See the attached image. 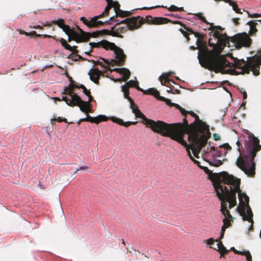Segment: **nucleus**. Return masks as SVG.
<instances>
[{"instance_id": "7", "label": "nucleus", "mask_w": 261, "mask_h": 261, "mask_svg": "<svg viewBox=\"0 0 261 261\" xmlns=\"http://www.w3.org/2000/svg\"><path fill=\"white\" fill-rule=\"evenodd\" d=\"M252 39L245 32L238 33L229 37V42H231L233 45L238 49L243 47H249L252 44Z\"/></svg>"}, {"instance_id": "40", "label": "nucleus", "mask_w": 261, "mask_h": 261, "mask_svg": "<svg viewBox=\"0 0 261 261\" xmlns=\"http://www.w3.org/2000/svg\"><path fill=\"white\" fill-rule=\"evenodd\" d=\"M211 165L215 167H219L222 165L223 162L220 160L213 159L211 162H210Z\"/></svg>"}, {"instance_id": "51", "label": "nucleus", "mask_w": 261, "mask_h": 261, "mask_svg": "<svg viewBox=\"0 0 261 261\" xmlns=\"http://www.w3.org/2000/svg\"><path fill=\"white\" fill-rule=\"evenodd\" d=\"M247 13L248 14L249 17L256 18V17H261V14H258L257 13H254V14H250L248 12H247Z\"/></svg>"}, {"instance_id": "47", "label": "nucleus", "mask_w": 261, "mask_h": 261, "mask_svg": "<svg viewBox=\"0 0 261 261\" xmlns=\"http://www.w3.org/2000/svg\"><path fill=\"white\" fill-rule=\"evenodd\" d=\"M179 31L183 34V35L186 38L187 41H189L190 38L189 37V32L187 31V30L185 31L182 29H179Z\"/></svg>"}, {"instance_id": "60", "label": "nucleus", "mask_w": 261, "mask_h": 261, "mask_svg": "<svg viewBox=\"0 0 261 261\" xmlns=\"http://www.w3.org/2000/svg\"><path fill=\"white\" fill-rule=\"evenodd\" d=\"M17 31L19 32V34H24V35H26V36H28V35H29V33L25 32L24 31H23V30H18Z\"/></svg>"}, {"instance_id": "6", "label": "nucleus", "mask_w": 261, "mask_h": 261, "mask_svg": "<svg viewBox=\"0 0 261 261\" xmlns=\"http://www.w3.org/2000/svg\"><path fill=\"white\" fill-rule=\"evenodd\" d=\"M145 21L146 22L145 19L144 20L143 18H141L140 16L126 18L120 21L116 22V25L124 24V25L116 29L115 28V27H114V32L117 34V35L119 36H116V37L122 38L123 36L121 34V33H124L128 30L132 31L138 29Z\"/></svg>"}, {"instance_id": "26", "label": "nucleus", "mask_w": 261, "mask_h": 261, "mask_svg": "<svg viewBox=\"0 0 261 261\" xmlns=\"http://www.w3.org/2000/svg\"><path fill=\"white\" fill-rule=\"evenodd\" d=\"M60 42L62 44V46L66 49L72 51L74 54H77L78 51L76 49V46H71L70 45L67 43V41L63 38L60 39Z\"/></svg>"}, {"instance_id": "44", "label": "nucleus", "mask_w": 261, "mask_h": 261, "mask_svg": "<svg viewBox=\"0 0 261 261\" xmlns=\"http://www.w3.org/2000/svg\"><path fill=\"white\" fill-rule=\"evenodd\" d=\"M196 16H197L198 17V18L201 20L202 22L206 23V24H208L210 25V24H211L210 23H209L208 22H207V21L206 20V19H205V18L202 15V14L201 13H197L196 15Z\"/></svg>"}, {"instance_id": "15", "label": "nucleus", "mask_w": 261, "mask_h": 261, "mask_svg": "<svg viewBox=\"0 0 261 261\" xmlns=\"http://www.w3.org/2000/svg\"><path fill=\"white\" fill-rule=\"evenodd\" d=\"M80 20L87 27L90 28L97 27L99 25H103L104 22L98 20L96 16L90 18V20H88L85 17H82Z\"/></svg>"}, {"instance_id": "5", "label": "nucleus", "mask_w": 261, "mask_h": 261, "mask_svg": "<svg viewBox=\"0 0 261 261\" xmlns=\"http://www.w3.org/2000/svg\"><path fill=\"white\" fill-rule=\"evenodd\" d=\"M130 107L136 117L141 118L142 119V122L145 124L146 127H150L155 133L166 137V135H168L166 131V127L168 126L166 125V123L160 120L155 121L146 118L135 103H134L133 106L132 105Z\"/></svg>"}, {"instance_id": "42", "label": "nucleus", "mask_w": 261, "mask_h": 261, "mask_svg": "<svg viewBox=\"0 0 261 261\" xmlns=\"http://www.w3.org/2000/svg\"><path fill=\"white\" fill-rule=\"evenodd\" d=\"M111 5H112V7L114 8V10L115 11V12H116L117 11V10L120 9V5L119 3L118 2H116V1L114 2L112 0V3L111 4Z\"/></svg>"}, {"instance_id": "2", "label": "nucleus", "mask_w": 261, "mask_h": 261, "mask_svg": "<svg viewBox=\"0 0 261 261\" xmlns=\"http://www.w3.org/2000/svg\"><path fill=\"white\" fill-rule=\"evenodd\" d=\"M247 59V62L243 60L234 61V67L241 70L239 72L234 69L225 70L226 67H231V63L224 56L220 55L219 53H216L214 50L208 54L203 55L201 57H199V63L202 67L209 70L214 71L216 73L221 72L222 74L239 75L249 73L252 70L254 75H259L261 55L259 57L255 56Z\"/></svg>"}, {"instance_id": "31", "label": "nucleus", "mask_w": 261, "mask_h": 261, "mask_svg": "<svg viewBox=\"0 0 261 261\" xmlns=\"http://www.w3.org/2000/svg\"><path fill=\"white\" fill-rule=\"evenodd\" d=\"M218 251L220 253L221 257L224 256V254L228 253V250L226 249L224 246L222 242H219L217 244Z\"/></svg>"}, {"instance_id": "59", "label": "nucleus", "mask_w": 261, "mask_h": 261, "mask_svg": "<svg viewBox=\"0 0 261 261\" xmlns=\"http://www.w3.org/2000/svg\"><path fill=\"white\" fill-rule=\"evenodd\" d=\"M29 35H33L38 37H40L41 36H42V35H43L37 34L36 32H35V31L31 32L29 33Z\"/></svg>"}, {"instance_id": "52", "label": "nucleus", "mask_w": 261, "mask_h": 261, "mask_svg": "<svg viewBox=\"0 0 261 261\" xmlns=\"http://www.w3.org/2000/svg\"><path fill=\"white\" fill-rule=\"evenodd\" d=\"M205 242L208 244V245H213L214 244V240L213 238H210L207 240H205Z\"/></svg>"}, {"instance_id": "58", "label": "nucleus", "mask_w": 261, "mask_h": 261, "mask_svg": "<svg viewBox=\"0 0 261 261\" xmlns=\"http://www.w3.org/2000/svg\"><path fill=\"white\" fill-rule=\"evenodd\" d=\"M87 121H89V122H90L91 123H93V122L94 121V117H92L91 116H89V115H87Z\"/></svg>"}, {"instance_id": "19", "label": "nucleus", "mask_w": 261, "mask_h": 261, "mask_svg": "<svg viewBox=\"0 0 261 261\" xmlns=\"http://www.w3.org/2000/svg\"><path fill=\"white\" fill-rule=\"evenodd\" d=\"M217 196L221 201L220 211L225 216V218H231L232 216L230 214L229 210L227 209V204L223 201V196L219 194V191H217Z\"/></svg>"}, {"instance_id": "33", "label": "nucleus", "mask_w": 261, "mask_h": 261, "mask_svg": "<svg viewBox=\"0 0 261 261\" xmlns=\"http://www.w3.org/2000/svg\"><path fill=\"white\" fill-rule=\"evenodd\" d=\"M67 35H71L73 33H76L73 29H71L68 25L65 24L62 29Z\"/></svg>"}, {"instance_id": "14", "label": "nucleus", "mask_w": 261, "mask_h": 261, "mask_svg": "<svg viewBox=\"0 0 261 261\" xmlns=\"http://www.w3.org/2000/svg\"><path fill=\"white\" fill-rule=\"evenodd\" d=\"M89 45L91 46V48L90 49L89 52L92 51V48L93 47H98L99 46H101L107 50H114L115 48L117 47L115 43L110 42L107 40H103L100 42H98L97 43L95 42H90Z\"/></svg>"}, {"instance_id": "9", "label": "nucleus", "mask_w": 261, "mask_h": 261, "mask_svg": "<svg viewBox=\"0 0 261 261\" xmlns=\"http://www.w3.org/2000/svg\"><path fill=\"white\" fill-rule=\"evenodd\" d=\"M208 30H212L214 33V36L217 39V43L220 45L224 46H229V37H228L225 34H222L219 30H222L220 26H214L213 23L210 24Z\"/></svg>"}, {"instance_id": "34", "label": "nucleus", "mask_w": 261, "mask_h": 261, "mask_svg": "<svg viewBox=\"0 0 261 261\" xmlns=\"http://www.w3.org/2000/svg\"><path fill=\"white\" fill-rule=\"evenodd\" d=\"M108 120L107 117L105 115H99L97 117H94V122L96 124H98L101 121H106Z\"/></svg>"}, {"instance_id": "16", "label": "nucleus", "mask_w": 261, "mask_h": 261, "mask_svg": "<svg viewBox=\"0 0 261 261\" xmlns=\"http://www.w3.org/2000/svg\"><path fill=\"white\" fill-rule=\"evenodd\" d=\"M245 207H246L245 206H241V207H238L237 208V209L239 213H240V215L243 217V220L244 221H248L249 222L253 223V213L252 212L250 207L249 206V205L246 206V207L247 208V213L248 215V217H247L245 215Z\"/></svg>"}, {"instance_id": "43", "label": "nucleus", "mask_w": 261, "mask_h": 261, "mask_svg": "<svg viewBox=\"0 0 261 261\" xmlns=\"http://www.w3.org/2000/svg\"><path fill=\"white\" fill-rule=\"evenodd\" d=\"M76 88L82 89L83 90V93L86 95H89L91 93L90 90H87V89L86 88V87L82 84L80 85L79 86H76Z\"/></svg>"}, {"instance_id": "12", "label": "nucleus", "mask_w": 261, "mask_h": 261, "mask_svg": "<svg viewBox=\"0 0 261 261\" xmlns=\"http://www.w3.org/2000/svg\"><path fill=\"white\" fill-rule=\"evenodd\" d=\"M87 96L89 97L88 101H85L83 100L79 95H75L74 99V102L72 103V107L77 106L80 107L81 111L86 114L88 113V110H90V103L93 100V97L91 96V93Z\"/></svg>"}, {"instance_id": "54", "label": "nucleus", "mask_w": 261, "mask_h": 261, "mask_svg": "<svg viewBox=\"0 0 261 261\" xmlns=\"http://www.w3.org/2000/svg\"><path fill=\"white\" fill-rule=\"evenodd\" d=\"M246 255V259L248 261H252V256L249 251L245 253Z\"/></svg>"}, {"instance_id": "23", "label": "nucleus", "mask_w": 261, "mask_h": 261, "mask_svg": "<svg viewBox=\"0 0 261 261\" xmlns=\"http://www.w3.org/2000/svg\"><path fill=\"white\" fill-rule=\"evenodd\" d=\"M237 193H238V198L241 206L249 205V197L245 193H242L240 189Z\"/></svg>"}, {"instance_id": "50", "label": "nucleus", "mask_w": 261, "mask_h": 261, "mask_svg": "<svg viewBox=\"0 0 261 261\" xmlns=\"http://www.w3.org/2000/svg\"><path fill=\"white\" fill-rule=\"evenodd\" d=\"M94 65H99L100 66H101L102 67H105V68L106 69V70H108L109 69L108 67L107 66H105L103 65V64L102 63V62H100L99 61H96L94 62Z\"/></svg>"}, {"instance_id": "10", "label": "nucleus", "mask_w": 261, "mask_h": 261, "mask_svg": "<svg viewBox=\"0 0 261 261\" xmlns=\"http://www.w3.org/2000/svg\"><path fill=\"white\" fill-rule=\"evenodd\" d=\"M76 86H79L70 82L68 86L65 87L63 92V94H67L69 96L68 98L67 96H63L62 100L65 101L67 105L72 107V104L74 102V96L77 95L76 93H74L73 89L74 88H76Z\"/></svg>"}, {"instance_id": "27", "label": "nucleus", "mask_w": 261, "mask_h": 261, "mask_svg": "<svg viewBox=\"0 0 261 261\" xmlns=\"http://www.w3.org/2000/svg\"><path fill=\"white\" fill-rule=\"evenodd\" d=\"M111 120L113 122L116 123L120 125L124 126L125 127H128L131 125H135L137 123V122L136 121L124 122V121L122 119L116 117H112Z\"/></svg>"}, {"instance_id": "62", "label": "nucleus", "mask_w": 261, "mask_h": 261, "mask_svg": "<svg viewBox=\"0 0 261 261\" xmlns=\"http://www.w3.org/2000/svg\"><path fill=\"white\" fill-rule=\"evenodd\" d=\"M52 24H53L52 23V21L50 22H48L47 21L45 22L44 24H43V27H46V26H47V27H51L52 26Z\"/></svg>"}, {"instance_id": "11", "label": "nucleus", "mask_w": 261, "mask_h": 261, "mask_svg": "<svg viewBox=\"0 0 261 261\" xmlns=\"http://www.w3.org/2000/svg\"><path fill=\"white\" fill-rule=\"evenodd\" d=\"M220 150L216 149L214 146L211 147L210 148L207 147L206 149H204L203 152L204 153L207 154L212 151V155L213 157H221L223 155H226L228 150H231V147L228 143H224L219 146Z\"/></svg>"}, {"instance_id": "21", "label": "nucleus", "mask_w": 261, "mask_h": 261, "mask_svg": "<svg viewBox=\"0 0 261 261\" xmlns=\"http://www.w3.org/2000/svg\"><path fill=\"white\" fill-rule=\"evenodd\" d=\"M132 14V13L129 11H124L121 9L117 10L116 12H115V15L110 17L109 20L106 21L104 22L107 24H110V21H113L114 22H118L119 20L116 19V18L117 17H125L126 16H130Z\"/></svg>"}, {"instance_id": "8", "label": "nucleus", "mask_w": 261, "mask_h": 261, "mask_svg": "<svg viewBox=\"0 0 261 261\" xmlns=\"http://www.w3.org/2000/svg\"><path fill=\"white\" fill-rule=\"evenodd\" d=\"M145 21L147 23L153 24H161L167 23L168 22H172L173 24H178L183 27L184 29L187 31H191L189 30L188 27L180 21H171L169 19L162 17H152L151 16H147L145 18Z\"/></svg>"}, {"instance_id": "64", "label": "nucleus", "mask_w": 261, "mask_h": 261, "mask_svg": "<svg viewBox=\"0 0 261 261\" xmlns=\"http://www.w3.org/2000/svg\"><path fill=\"white\" fill-rule=\"evenodd\" d=\"M79 169H80V170H85L88 169V167H87V166H81V167H79Z\"/></svg>"}, {"instance_id": "17", "label": "nucleus", "mask_w": 261, "mask_h": 261, "mask_svg": "<svg viewBox=\"0 0 261 261\" xmlns=\"http://www.w3.org/2000/svg\"><path fill=\"white\" fill-rule=\"evenodd\" d=\"M113 71H116L117 73H119L123 75L122 78L116 79L114 80L115 82H126L128 79L129 78L130 75V71L125 68H115L113 69Z\"/></svg>"}, {"instance_id": "63", "label": "nucleus", "mask_w": 261, "mask_h": 261, "mask_svg": "<svg viewBox=\"0 0 261 261\" xmlns=\"http://www.w3.org/2000/svg\"><path fill=\"white\" fill-rule=\"evenodd\" d=\"M136 88L138 90H139V91H141V92H143L144 93V91H145V90H144L142 89V88H141L139 86L138 84H137V85H136Z\"/></svg>"}, {"instance_id": "28", "label": "nucleus", "mask_w": 261, "mask_h": 261, "mask_svg": "<svg viewBox=\"0 0 261 261\" xmlns=\"http://www.w3.org/2000/svg\"><path fill=\"white\" fill-rule=\"evenodd\" d=\"M106 1L107 2V6L105 8L104 11L100 15L96 16L98 20L99 19L107 17L109 15V11L112 8V5H111V4L112 3V0H107Z\"/></svg>"}, {"instance_id": "3", "label": "nucleus", "mask_w": 261, "mask_h": 261, "mask_svg": "<svg viewBox=\"0 0 261 261\" xmlns=\"http://www.w3.org/2000/svg\"><path fill=\"white\" fill-rule=\"evenodd\" d=\"M220 178L224 184L231 186L230 191L219 180L213 181V185L216 192V195L217 196V191H219V194L224 197L223 201L226 203L229 202L228 208L231 209L237 204L236 193L238 190H240V179L225 171L220 173Z\"/></svg>"}, {"instance_id": "45", "label": "nucleus", "mask_w": 261, "mask_h": 261, "mask_svg": "<svg viewBox=\"0 0 261 261\" xmlns=\"http://www.w3.org/2000/svg\"><path fill=\"white\" fill-rule=\"evenodd\" d=\"M188 29H189V30H190L191 31H188V32H189V35L190 34H194V36L196 38H197V39L203 36V35L200 34V33H199L198 32H194L191 28H189V27H188Z\"/></svg>"}, {"instance_id": "38", "label": "nucleus", "mask_w": 261, "mask_h": 261, "mask_svg": "<svg viewBox=\"0 0 261 261\" xmlns=\"http://www.w3.org/2000/svg\"><path fill=\"white\" fill-rule=\"evenodd\" d=\"M230 6H232L233 10L237 13L242 14V12L241 11V9L238 8V5L234 2L231 1L229 4Z\"/></svg>"}, {"instance_id": "57", "label": "nucleus", "mask_w": 261, "mask_h": 261, "mask_svg": "<svg viewBox=\"0 0 261 261\" xmlns=\"http://www.w3.org/2000/svg\"><path fill=\"white\" fill-rule=\"evenodd\" d=\"M203 39V36H202L199 38H198L197 39L196 44H197L198 46H199V45H200L202 43Z\"/></svg>"}, {"instance_id": "30", "label": "nucleus", "mask_w": 261, "mask_h": 261, "mask_svg": "<svg viewBox=\"0 0 261 261\" xmlns=\"http://www.w3.org/2000/svg\"><path fill=\"white\" fill-rule=\"evenodd\" d=\"M247 24L249 25L250 27V30L249 32V35L251 36L254 35L257 31V30L256 28L257 23L255 21L251 20L248 21L247 23Z\"/></svg>"}, {"instance_id": "49", "label": "nucleus", "mask_w": 261, "mask_h": 261, "mask_svg": "<svg viewBox=\"0 0 261 261\" xmlns=\"http://www.w3.org/2000/svg\"><path fill=\"white\" fill-rule=\"evenodd\" d=\"M223 222L224 225L227 226V227H228L229 226H230V221L227 218H225L223 220Z\"/></svg>"}, {"instance_id": "22", "label": "nucleus", "mask_w": 261, "mask_h": 261, "mask_svg": "<svg viewBox=\"0 0 261 261\" xmlns=\"http://www.w3.org/2000/svg\"><path fill=\"white\" fill-rule=\"evenodd\" d=\"M114 51L116 55V59L119 61V63H120V64L123 65L126 59V56L124 54L123 50L120 47L117 46Z\"/></svg>"}, {"instance_id": "24", "label": "nucleus", "mask_w": 261, "mask_h": 261, "mask_svg": "<svg viewBox=\"0 0 261 261\" xmlns=\"http://www.w3.org/2000/svg\"><path fill=\"white\" fill-rule=\"evenodd\" d=\"M93 36L94 37H97L99 35H110L112 36H118L117 34L114 33V28L112 27L110 30L103 29L102 30L97 31L95 32L92 33Z\"/></svg>"}, {"instance_id": "48", "label": "nucleus", "mask_w": 261, "mask_h": 261, "mask_svg": "<svg viewBox=\"0 0 261 261\" xmlns=\"http://www.w3.org/2000/svg\"><path fill=\"white\" fill-rule=\"evenodd\" d=\"M227 226L226 225H224V224L223 225V226H222L221 227V235H220V239H221L223 238L224 237V232L225 231V230L227 228Z\"/></svg>"}, {"instance_id": "25", "label": "nucleus", "mask_w": 261, "mask_h": 261, "mask_svg": "<svg viewBox=\"0 0 261 261\" xmlns=\"http://www.w3.org/2000/svg\"><path fill=\"white\" fill-rule=\"evenodd\" d=\"M172 74V72L170 71L168 72L163 73L160 77L159 80L162 85L167 86V84L170 82L174 83L172 80L169 79L168 77L170 76Z\"/></svg>"}, {"instance_id": "56", "label": "nucleus", "mask_w": 261, "mask_h": 261, "mask_svg": "<svg viewBox=\"0 0 261 261\" xmlns=\"http://www.w3.org/2000/svg\"><path fill=\"white\" fill-rule=\"evenodd\" d=\"M168 10L170 11H177V7L174 5H171L169 8Z\"/></svg>"}, {"instance_id": "20", "label": "nucleus", "mask_w": 261, "mask_h": 261, "mask_svg": "<svg viewBox=\"0 0 261 261\" xmlns=\"http://www.w3.org/2000/svg\"><path fill=\"white\" fill-rule=\"evenodd\" d=\"M217 196L221 201L220 211L225 216V218H231L232 216L230 214L229 210L227 209V204L223 201V196L219 194V191H217Z\"/></svg>"}, {"instance_id": "55", "label": "nucleus", "mask_w": 261, "mask_h": 261, "mask_svg": "<svg viewBox=\"0 0 261 261\" xmlns=\"http://www.w3.org/2000/svg\"><path fill=\"white\" fill-rule=\"evenodd\" d=\"M213 138L215 141H219L221 139V137L218 134H213Z\"/></svg>"}, {"instance_id": "32", "label": "nucleus", "mask_w": 261, "mask_h": 261, "mask_svg": "<svg viewBox=\"0 0 261 261\" xmlns=\"http://www.w3.org/2000/svg\"><path fill=\"white\" fill-rule=\"evenodd\" d=\"M144 94L153 95L159 99V98L161 97L160 96V92L155 88H149L148 90H145V91H144Z\"/></svg>"}, {"instance_id": "29", "label": "nucleus", "mask_w": 261, "mask_h": 261, "mask_svg": "<svg viewBox=\"0 0 261 261\" xmlns=\"http://www.w3.org/2000/svg\"><path fill=\"white\" fill-rule=\"evenodd\" d=\"M121 90L123 92L124 97L128 99V100L130 102V106H132V105H133L134 103L133 99L129 96V89L127 88V86H121Z\"/></svg>"}, {"instance_id": "41", "label": "nucleus", "mask_w": 261, "mask_h": 261, "mask_svg": "<svg viewBox=\"0 0 261 261\" xmlns=\"http://www.w3.org/2000/svg\"><path fill=\"white\" fill-rule=\"evenodd\" d=\"M137 84H139V83L137 81L130 80L126 82L124 86H127V88L129 89V87H136Z\"/></svg>"}, {"instance_id": "18", "label": "nucleus", "mask_w": 261, "mask_h": 261, "mask_svg": "<svg viewBox=\"0 0 261 261\" xmlns=\"http://www.w3.org/2000/svg\"><path fill=\"white\" fill-rule=\"evenodd\" d=\"M88 74L90 75V80L97 85L99 84V80L100 76H103V73L98 68L90 69Z\"/></svg>"}, {"instance_id": "61", "label": "nucleus", "mask_w": 261, "mask_h": 261, "mask_svg": "<svg viewBox=\"0 0 261 261\" xmlns=\"http://www.w3.org/2000/svg\"><path fill=\"white\" fill-rule=\"evenodd\" d=\"M233 20V22H234V23L236 24V25H239V18H233L232 19Z\"/></svg>"}, {"instance_id": "35", "label": "nucleus", "mask_w": 261, "mask_h": 261, "mask_svg": "<svg viewBox=\"0 0 261 261\" xmlns=\"http://www.w3.org/2000/svg\"><path fill=\"white\" fill-rule=\"evenodd\" d=\"M101 59L104 61L105 63H106L107 65H111L113 66L115 65L118 66H122V64H120V63H119V61L118 60H115L113 59L111 60V62H109L108 60H105L104 59L101 58Z\"/></svg>"}, {"instance_id": "13", "label": "nucleus", "mask_w": 261, "mask_h": 261, "mask_svg": "<svg viewBox=\"0 0 261 261\" xmlns=\"http://www.w3.org/2000/svg\"><path fill=\"white\" fill-rule=\"evenodd\" d=\"M81 34L77 32L73 33L71 35H68V38L67 42H70L72 40H74L77 43L86 41L88 39L87 34L84 32L81 29L79 28Z\"/></svg>"}, {"instance_id": "39", "label": "nucleus", "mask_w": 261, "mask_h": 261, "mask_svg": "<svg viewBox=\"0 0 261 261\" xmlns=\"http://www.w3.org/2000/svg\"><path fill=\"white\" fill-rule=\"evenodd\" d=\"M52 23L57 25L59 28L62 29L65 24L64 23V20L63 19H59L57 20H53Z\"/></svg>"}, {"instance_id": "4", "label": "nucleus", "mask_w": 261, "mask_h": 261, "mask_svg": "<svg viewBox=\"0 0 261 261\" xmlns=\"http://www.w3.org/2000/svg\"><path fill=\"white\" fill-rule=\"evenodd\" d=\"M261 149L259 140L253 137L249 147L247 154L241 152L238 148L240 155L236 161V165L249 177H253L255 174V163L254 162L256 152Z\"/></svg>"}, {"instance_id": "53", "label": "nucleus", "mask_w": 261, "mask_h": 261, "mask_svg": "<svg viewBox=\"0 0 261 261\" xmlns=\"http://www.w3.org/2000/svg\"><path fill=\"white\" fill-rule=\"evenodd\" d=\"M43 37L44 38H53L54 39L56 40V41H60V40L59 39H57L56 38V36H50V35H46V34H44V35H42Z\"/></svg>"}, {"instance_id": "46", "label": "nucleus", "mask_w": 261, "mask_h": 261, "mask_svg": "<svg viewBox=\"0 0 261 261\" xmlns=\"http://www.w3.org/2000/svg\"><path fill=\"white\" fill-rule=\"evenodd\" d=\"M188 29H189V30H190L191 31H188V32H189V35L190 34H194V36L196 38H197V39L203 36V35L200 34V33H199L198 32H194L191 28H189V27H188Z\"/></svg>"}, {"instance_id": "37", "label": "nucleus", "mask_w": 261, "mask_h": 261, "mask_svg": "<svg viewBox=\"0 0 261 261\" xmlns=\"http://www.w3.org/2000/svg\"><path fill=\"white\" fill-rule=\"evenodd\" d=\"M159 99L162 101H165L166 102V103L170 106H174V107H175L177 109H178V106H179V105L177 104L171 102V100L169 99L166 98L164 97H161L159 98Z\"/></svg>"}, {"instance_id": "36", "label": "nucleus", "mask_w": 261, "mask_h": 261, "mask_svg": "<svg viewBox=\"0 0 261 261\" xmlns=\"http://www.w3.org/2000/svg\"><path fill=\"white\" fill-rule=\"evenodd\" d=\"M56 121H58L59 122H64L65 123H68L67 119L65 118H61L60 117H59L57 118L55 117H54V118H51V123L53 125H54L55 124Z\"/></svg>"}, {"instance_id": "1", "label": "nucleus", "mask_w": 261, "mask_h": 261, "mask_svg": "<svg viewBox=\"0 0 261 261\" xmlns=\"http://www.w3.org/2000/svg\"><path fill=\"white\" fill-rule=\"evenodd\" d=\"M178 109L185 116L183 119V123H166L168 126L166 127L168 134L166 137H170L186 147L190 159L202 169L203 167L200 165V162L191 155L187 143L184 139V136L186 134L188 135V141L193 153L194 156L199 158L200 151L205 146L208 139L211 137L208 126L201 120L199 116L193 111H186L180 106H178Z\"/></svg>"}]
</instances>
